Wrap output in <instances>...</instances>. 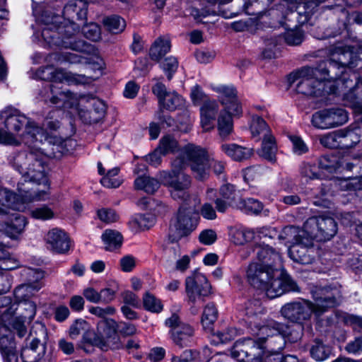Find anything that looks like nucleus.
<instances>
[{
  "mask_svg": "<svg viewBox=\"0 0 362 362\" xmlns=\"http://www.w3.org/2000/svg\"><path fill=\"white\" fill-rule=\"evenodd\" d=\"M33 137L25 138V146L29 148L28 152H20L10 156L9 162L14 169L22 175L25 182L35 183L42 186V189H37L30 192L29 187H24L23 182H18V190L21 192V197L25 202L46 200L49 194V183L47 177V162L52 156L49 148L55 141V136L52 139H43L40 136L39 141L33 140Z\"/></svg>",
  "mask_w": 362,
  "mask_h": 362,
  "instance_id": "1",
  "label": "nucleus"
},
{
  "mask_svg": "<svg viewBox=\"0 0 362 362\" xmlns=\"http://www.w3.org/2000/svg\"><path fill=\"white\" fill-rule=\"evenodd\" d=\"M87 3L83 0L69 1L63 10L64 22L60 25V17L47 16L45 13L42 16V21L45 27L42 29V37L49 46L62 47L81 52H91L93 45L84 40H78L75 35L79 32V25L74 21L86 19Z\"/></svg>",
  "mask_w": 362,
  "mask_h": 362,
  "instance_id": "2",
  "label": "nucleus"
},
{
  "mask_svg": "<svg viewBox=\"0 0 362 362\" xmlns=\"http://www.w3.org/2000/svg\"><path fill=\"white\" fill-rule=\"evenodd\" d=\"M329 59L320 63V71H325L333 80L339 90L344 93L343 99L346 105L354 109L362 122V79L355 74L352 78L345 72L347 66H355L354 54L349 47L334 46L330 48Z\"/></svg>",
  "mask_w": 362,
  "mask_h": 362,
  "instance_id": "3",
  "label": "nucleus"
},
{
  "mask_svg": "<svg viewBox=\"0 0 362 362\" xmlns=\"http://www.w3.org/2000/svg\"><path fill=\"white\" fill-rule=\"evenodd\" d=\"M314 303L305 299H300L284 304L281 308V314L288 321L303 325L309 321L313 314L321 315L329 308L338 304L341 293L336 287H315L311 291Z\"/></svg>",
  "mask_w": 362,
  "mask_h": 362,
  "instance_id": "4",
  "label": "nucleus"
},
{
  "mask_svg": "<svg viewBox=\"0 0 362 362\" xmlns=\"http://www.w3.org/2000/svg\"><path fill=\"white\" fill-rule=\"evenodd\" d=\"M42 135L43 139H52L49 133L17 110L6 109L0 112V144L25 145V137L31 136L37 141Z\"/></svg>",
  "mask_w": 362,
  "mask_h": 362,
  "instance_id": "5",
  "label": "nucleus"
},
{
  "mask_svg": "<svg viewBox=\"0 0 362 362\" xmlns=\"http://www.w3.org/2000/svg\"><path fill=\"white\" fill-rule=\"evenodd\" d=\"M288 81L291 86L296 83L298 93L320 97L336 93L339 90L333 80L325 71H320V64L315 67L305 66L289 74Z\"/></svg>",
  "mask_w": 362,
  "mask_h": 362,
  "instance_id": "6",
  "label": "nucleus"
},
{
  "mask_svg": "<svg viewBox=\"0 0 362 362\" xmlns=\"http://www.w3.org/2000/svg\"><path fill=\"white\" fill-rule=\"evenodd\" d=\"M184 155L194 177L197 180L207 179L210 175V168H212L214 173L218 175L224 171V163L211 158L206 149L200 146L193 144L187 146Z\"/></svg>",
  "mask_w": 362,
  "mask_h": 362,
  "instance_id": "7",
  "label": "nucleus"
},
{
  "mask_svg": "<svg viewBox=\"0 0 362 362\" xmlns=\"http://www.w3.org/2000/svg\"><path fill=\"white\" fill-rule=\"evenodd\" d=\"M265 339L258 336L257 341L245 339L235 342L231 350V356L240 362H267L265 349L270 348L274 351L273 339L265 335Z\"/></svg>",
  "mask_w": 362,
  "mask_h": 362,
  "instance_id": "8",
  "label": "nucleus"
},
{
  "mask_svg": "<svg viewBox=\"0 0 362 362\" xmlns=\"http://www.w3.org/2000/svg\"><path fill=\"white\" fill-rule=\"evenodd\" d=\"M192 202L193 203L191 199L184 202L179 209L177 217L171 221L168 233V239L171 243L177 242L196 228L197 220L193 217V214L197 212L196 207L200 201L194 197Z\"/></svg>",
  "mask_w": 362,
  "mask_h": 362,
  "instance_id": "9",
  "label": "nucleus"
},
{
  "mask_svg": "<svg viewBox=\"0 0 362 362\" xmlns=\"http://www.w3.org/2000/svg\"><path fill=\"white\" fill-rule=\"evenodd\" d=\"M185 163L180 158H177L172 163L170 172L161 171L159 179L161 182L169 187L172 197L174 199H181L183 202L189 200V197L187 189L190 185V177L182 172Z\"/></svg>",
  "mask_w": 362,
  "mask_h": 362,
  "instance_id": "10",
  "label": "nucleus"
},
{
  "mask_svg": "<svg viewBox=\"0 0 362 362\" xmlns=\"http://www.w3.org/2000/svg\"><path fill=\"white\" fill-rule=\"evenodd\" d=\"M255 322V325L259 327L260 339H265L267 335L273 339V343L276 344L273 348L274 352H279L284 349L286 340L294 343L298 341L303 334V325H300L296 329L284 330V326L274 320H267L263 325Z\"/></svg>",
  "mask_w": 362,
  "mask_h": 362,
  "instance_id": "11",
  "label": "nucleus"
},
{
  "mask_svg": "<svg viewBox=\"0 0 362 362\" xmlns=\"http://www.w3.org/2000/svg\"><path fill=\"white\" fill-rule=\"evenodd\" d=\"M165 324L170 328L169 334L171 340L180 349L189 346L194 342V328L190 325L182 322L177 314H172L165 320Z\"/></svg>",
  "mask_w": 362,
  "mask_h": 362,
  "instance_id": "12",
  "label": "nucleus"
},
{
  "mask_svg": "<svg viewBox=\"0 0 362 362\" xmlns=\"http://www.w3.org/2000/svg\"><path fill=\"white\" fill-rule=\"evenodd\" d=\"M304 226L308 235L318 241L329 240L337 231V223L329 216L310 217L305 222Z\"/></svg>",
  "mask_w": 362,
  "mask_h": 362,
  "instance_id": "13",
  "label": "nucleus"
},
{
  "mask_svg": "<svg viewBox=\"0 0 362 362\" xmlns=\"http://www.w3.org/2000/svg\"><path fill=\"white\" fill-rule=\"evenodd\" d=\"M185 289L189 300L196 303L204 302V298L211 293V286L204 274L195 272L187 277Z\"/></svg>",
  "mask_w": 362,
  "mask_h": 362,
  "instance_id": "14",
  "label": "nucleus"
},
{
  "mask_svg": "<svg viewBox=\"0 0 362 362\" xmlns=\"http://www.w3.org/2000/svg\"><path fill=\"white\" fill-rule=\"evenodd\" d=\"M36 76L42 80L51 81L55 83L66 82L68 84H76L87 81L83 75L67 73L62 69H54L52 66L39 68L36 71Z\"/></svg>",
  "mask_w": 362,
  "mask_h": 362,
  "instance_id": "15",
  "label": "nucleus"
},
{
  "mask_svg": "<svg viewBox=\"0 0 362 362\" xmlns=\"http://www.w3.org/2000/svg\"><path fill=\"white\" fill-rule=\"evenodd\" d=\"M45 93L42 96L45 103H50L57 107H72L77 105L76 95L66 89H62L57 84H51L45 88Z\"/></svg>",
  "mask_w": 362,
  "mask_h": 362,
  "instance_id": "16",
  "label": "nucleus"
},
{
  "mask_svg": "<svg viewBox=\"0 0 362 362\" xmlns=\"http://www.w3.org/2000/svg\"><path fill=\"white\" fill-rule=\"evenodd\" d=\"M274 275L268 281L266 287L262 288L269 298H274L286 292L298 290L296 282L288 274L282 272L280 277L274 279Z\"/></svg>",
  "mask_w": 362,
  "mask_h": 362,
  "instance_id": "17",
  "label": "nucleus"
},
{
  "mask_svg": "<svg viewBox=\"0 0 362 362\" xmlns=\"http://www.w3.org/2000/svg\"><path fill=\"white\" fill-rule=\"evenodd\" d=\"M313 247V239L308 235L289 246L288 256L296 262L302 264H311L314 260Z\"/></svg>",
  "mask_w": 362,
  "mask_h": 362,
  "instance_id": "18",
  "label": "nucleus"
},
{
  "mask_svg": "<svg viewBox=\"0 0 362 362\" xmlns=\"http://www.w3.org/2000/svg\"><path fill=\"white\" fill-rule=\"evenodd\" d=\"M275 270L276 269L266 267L257 262L251 263L247 269V281L253 287L262 290L274 276Z\"/></svg>",
  "mask_w": 362,
  "mask_h": 362,
  "instance_id": "19",
  "label": "nucleus"
},
{
  "mask_svg": "<svg viewBox=\"0 0 362 362\" xmlns=\"http://www.w3.org/2000/svg\"><path fill=\"white\" fill-rule=\"evenodd\" d=\"M218 94V100L226 111L232 110L233 115H241L242 107L237 97V91L233 86H218L214 88Z\"/></svg>",
  "mask_w": 362,
  "mask_h": 362,
  "instance_id": "20",
  "label": "nucleus"
},
{
  "mask_svg": "<svg viewBox=\"0 0 362 362\" xmlns=\"http://www.w3.org/2000/svg\"><path fill=\"white\" fill-rule=\"evenodd\" d=\"M45 241L47 247L59 254H65L70 249V238L62 230L55 228L48 231Z\"/></svg>",
  "mask_w": 362,
  "mask_h": 362,
  "instance_id": "21",
  "label": "nucleus"
},
{
  "mask_svg": "<svg viewBox=\"0 0 362 362\" xmlns=\"http://www.w3.org/2000/svg\"><path fill=\"white\" fill-rule=\"evenodd\" d=\"M30 341L22 349L21 358L23 362H40L46 352V343L30 333Z\"/></svg>",
  "mask_w": 362,
  "mask_h": 362,
  "instance_id": "22",
  "label": "nucleus"
},
{
  "mask_svg": "<svg viewBox=\"0 0 362 362\" xmlns=\"http://www.w3.org/2000/svg\"><path fill=\"white\" fill-rule=\"evenodd\" d=\"M245 315L248 317V323L252 329H256L257 335L259 336V327L255 325V322L259 323L261 325L265 324L267 320L272 319H262V315L265 313V309L262 307L261 302L257 299H252L247 300L245 303Z\"/></svg>",
  "mask_w": 362,
  "mask_h": 362,
  "instance_id": "23",
  "label": "nucleus"
},
{
  "mask_svg": "<svg viewBox=\"0 0 362 362\" xmlns=\"http://www.w3.org/2000/svg\"><path fill=\"white\" fill-rule=\"evenodd\" d=\"M255 251L259 262L258 264L274 269L277 266H281V257L280 254L268 245H257Z\"/></svg>",
  "mask_w": 362,
  "mask_h": 362,
  "instance_id": "24",
  "label": "nucleus"
},
{
  "mask_svg": "<svg viewBox=\"0 0 362 362\" xmlns=\"http://www.w3.org/2000/svg\"><path fill=\"white\" fill-rule=\"evenodd\" d=\"M19 194H15L6 188L0 187V204L3 207L1 209H6L8 215L9 209H13L21 211L24 209V204H28L25 202L21 197V192L18 190Z\"/></svg>",
  "mask_w": 362,
  "mask_h": 362,
  "instance_id": "25",
  "label": "nucleus"
},
{
  "mask_svg": "<svg viewBox=\"0 0 362 362\" xmlns=\"http://www.w3.org/2000/svg\"><path fill=\"white\" fill-rule=\"evenodd\" d=\"M218 109V104L215 100H204L200 108L201 125L204 131L207 132L214 128V121Z\"/></svg>",
  "mask_w": 362,
  "mask_h": 362,
  "instance_id": "26",
  "label": "nucleus"
},
{
  "mask_svg": "<svg viewBox=\"0 0 362 362\" xmlns=\"http://www.w3.org/2000/svg\"><path fill=\"white\" fill-rule=\"evenodd\" d=\"M354 165L345 160H339L334 155H325L319 160V168L329 173H334L341 169L351 170Z\"/></svg>",
  "mask_w": 362,
  "mask_h": 362,
  "instance_id": "27",
  "label": "nucleus"
},
{
  "mask_svg": "<svg viewBox=\"0 0 362 362\" xmlns=\"http://www.w3.org/2000/svg\"><path fill=\"white\" fill-rule=\"evenodd\" d=\"M232 110L226 111L223 109L217 118V128L218 134L222 139H226L233 129V117H239L240 115H233Z\"/></svg>",
  "mask_w": 362,
  "mask_h": 362,
  "instance_id": "28",
  "label": "nucleus"
},
{
  "mask_svg": "<svg viewBox=\"0 0 362 362\" xmlns=\"http://www.w3.org/2000/svg\"><path fill=\"white\" fill-rule=\"evenodd\" d=\"M221 150L234 160L241 161L249 158L252 155V150L235 144H223Z\"/></svg>",
  "mask_w": 362,
  "mask_h": 362,
  "instance_id": "29",
  "label": "nucleus"
},
{
  "mask_svg": "<svg viewBox=\"0 0 362 362\" xmlns=\"http://www.w3.org/2000/svg\"><path fill=\"white\" fill-rule=\"evenodd\" d=\"M11 309H13V315H17L22 321L32 320L36 313V306L33 301L24 300L13 303Z\"/></svg>",
  "mask_w": 362,
  "mask_h": 362,
  "instance_id": "30",
  "label": "nucleus"
},
{
  "mask_svg": "<svg viewBox=\"0 0 362 362\" xmlns=\"http://www.w3.org/2000/svg\"><path fill=\"white\" fill-rule=\"evenodd\" d=\"M362 131L360 128L354 129H344L339 130L340 148H351L360 141Z\"/></svg>",
  "mask_w": 362,
  "mask_h": 362,
  "instance_id": "31",
  "label": "nucleus"
},
{
  "mask_svg": "<svg viewBox=\"0 0 362 362\" xmlns=\"http://www.w3.org/2000/svg\"><path fill=\"white\" fill-rule=\"evenodd\" d=\"M13 216V218L6 226L5 232L8 237L16 239L23 232L28 222L26 218L19 214Z\"/></svg>",
  "mask_w": 362,
  "mask_h": 362,
  "instance_id": "32",
  "label": "nucleus"
},
{
  "mask_svg": "<svg viewBox=\"0 0 362 362\" xmlns=\"http://www.w3.org/2000/svg\"><path fill=\"white\" fill-rule=\"evenodd\" d=\"M252 136L257 141L270 136L271 130L266 122L259 116H253L250 124Z\"/></svg>",
  "mask_w": 362,
  "mask_h": 362,
  "instance_id": "33",
  "label": "nucleus"
},
{
  "mask_svg": "<svg viewBox=\"0 0 362 362\" xmlns=\"http://www.w3.org/2000/svg\"><path fill=\"white\" fill-rule=\"evenodd\" d=\"M308 236V231L303 226V229H300L293 226L285 227L279 235V238L286 240L291 245L296 242H299L304 238Z\"/></svg>",
  "mask_w": 362,
  "mask_h": 362,
  "instance_id": "34",
  "label": "nucleus"
},
{
  "mask_svg": "<svg viewBox=\"0 0 362 362\" xmlns=\"http://www.w3.org/2000/svg\"><path fill=\"white\" fill-rule=\"evenodd\" d=\"M22 276L25 284H29L34 291H39L43 286L44 273L37 269L26 268L23 270Z\"/></svg>",
  "mask_w": 362,
  "mask_h": 362,
  "instance_id": "35",
  "label": "nucleus"
},
{
  "mask_svg": "<svg viewBox=\"0 0 362 362\" xmlns=\"http://www.w3.org/2000/svg\"><path fill=\"white\" fill-rule=\"evenodd\" d=\"M134 187L136 189L143 190L148 194H153L160 187V182L155 178L140 175L134 180Z\"/></svg>",
  "mask_w": 362,
  "mask_h": 362,
  "instance_id": "36",
  "label": "nucleus"
},
{
  "mask_svg": "<svg viewBox=\"0 0 362 362\" xmlns=\"http://www.w3.org/2000/svg\"><path fill=\"white\" fill-rule=\"evenodd\" d=\"M170 49V43L168 38L160 37L153 44L149 54L152 59L158 61Z\"/></svg>",
  "mask_w": 362,
  "mask_h": 362,
  "instance_id": "37",
  "label": "nucleus"
},
{
  "mask_svg": "<svg viewBox=\"0 0 362 362\" xmlns=\"http://www.w3.org/2000/svg\"><path fill=\"white\" fill-rule=\"evenodd\" d=\"M277 147L274 136H270L262 139V148L259 152L260 156L266 160L274 163Z\"/></svg>",
  "mask_w": 362,
  "mask_h": 362,
  "instance_id": "38",
  "label": "nucleus"
},
{
  "mask_svg": "<svg viewBox=\"0 0 362 362\" xmlns=\"http://www.w3.org/2000/svg\"><path fill=\"white\" fill-rule=\"evenodd\" d=\"M310 353L313 359L322 361L329 358L332 353V349L320 340L316 339L310 347Z\"/></svg>",
  "mask_w": 362,
  "mask_h": 362,
  "instance_id": "39",
  "label": "nucleus"
},
{
  "mask_svg": "<svg viewBox=\"0 0 362 362\" xmlns=\"http://www.w3.org/2000/svg\"><path fill=\"white\" fill-rule=\"evenodd\" d=\"M102 239L107 250H113L120 247L122 243V235L113 230H106L102 235Z\"/></svg>",
  "mask_w": 362,
  "mask_h": 362,
  "instance_id": "40",
  "label": "nucleus"
},
{
  "mask_svg": "<svg viewBox=\"0 0 362 362\" xmlns=\"http://www.w3.org/2000/svg\"><path fill=\"white\" fill-rule=\"evenodd\" d=\"M235 206L245 213L259 214L263 209L262 204L253 198L240 199Z\"/></svg>",
  "mask_w": 362,
  "mask_h": 362,
  "instance_id": "41",
  "label": "nucleus"
},
{
  "mask_svg": "<svg viewBox=\"0 0 362 362\" xmlns=\"http://www.w3.org/2000/svg\"><path fill=\"white\" fill-rule=\"evenodd\" d=\"M311 122L313 125L321 129L333 128L331 118L328 114V110L325 109L316 112L312 116Z\"/></svg>",
  "mask_w": 362,
  "mask_h": 362,
  "instance_id": "42",
  "label": "nucleus"
},
{
  "mask_svg": "<svg viewBox=\"0 0 362 362\" xmlns=\"http://www.w3.org/2000/svg\"><path fill=\"white\" fill-rule=\"evenodd\" d=\"M184 103V100L181 95L176 92L173 91L167 94L164 100L159 104L160 108H165L168 110H175L181 107Z\"/></svg>",
  "mask_w": 362,
  "mask_h": 362,
  "instance_id": "43",
  "label": "nucleus"
},
{
  "mask_svg": "<svg viewBox=\"0 0 362 362\" xmlns=\"http://www.w3.org/2000/svg\"><path fill=\"white\" fill-rule=\"evenodd\" d=\"M103 24L109 31L116 34L122 32L126 26L125 21L118 16L105 18Z\"/></svg>",
  "mask_w": 362,
  "mask_h": 362,
  "instance_id": "44",
  "label": "nucleus"
},
{
  "mask_svg": "<svg viewBox=\"0 0 362 362\" xmlns=\"http://www.w3.org/2000/svg\"><path fill=\"white\" fill-rule=\"evenodd\" d=\"M97 332L99 334L110 338L116 333V322L112 319L101 320L97 326Z\"/></svg>",
  "mask_w": 362,
  "mask_h": 362,
  "instance_id": "45",
  "label": "nucleus"
},
{
  "mask_svg": "<svg viewBox=\"0 0 362 362\" xmlns=\"http://www.w3.org/2000/svg\"><path fill=\"white\" fill-rule=\"evenodd\" d=\"M237 334V331L233 327L227 328L223 331L213 334L211 342L216 345L220 343H227L233 340Z\"/></svg>",
  "mask_w": 362,
  "mask_h": 362,
  "instance_id": "46",
  "label": "nucleus"
},
{
  "mask_svg": "<svg viewBox=\"0 0 362 362\" xmlns=\"http://www.w3.org/2000/svg\"><path fill=\"white\" fill-rule=\"evenodd\" d=\"M327 110L333 128L342 125L348 121V113L345 110L342 108H329Z\"/></svg>",
  "mask_w": 362,
  "mask_h": 362,
  "instance_id": "47",
  "label": "nucleus"
},
{
  "mask_svg": "<svg viewBox=\"0 0 362 362\" xmlns=\"http://www.w3.org/2000/svg\"><path fill=\"white\" fill-rule=\"evenodd\" d=\"M119 170L117 168L108 170L106 175L101 179V184L108 188L118 187L122 183V180L117 177Z\"/></svg>",
  "mask_w": 362,
  "mask_h": 362,
  "instance_id": "48",
  "label": "nucleus"
},
{
  "mask_svg": "<svg viewBox=\"0 0 362 362\" xmlns=\"http://www.w3.org/2000/svg\"><path fill=\"white\" fill-rule=\"evenodd\" d=\"M217 317L218 310L215 305L212 303L206 305L202 317V323L204 327H209L216 320Z\"/></svg>",
  "mask_w": 362,
  "mask_h": 362,
  "instance_id": "49",
  "label": "nucleus"
},
{
  "mask_svg": "<svg viewBox=\"0 0 362 362\" xmlns=\"http://www.w3.org/2000/svg\"><path fill=\"white\" fill-rule=\"evenodd\" d=\"M143 303L145 309L150 312L158 313L163 310L161 301L149 293L144 296Z\"/></svg>",
  "mask_w": 362,
  "mask_h": 362,
  "instance_id": "50",
  "label": "nucleus"
},
{
  "mask_svg": "<svg viewBox=\"0 0 362 362\" xmlns=\"http://www.w3.org/2000/svg\"><path fill=\"white\" fill-rule=\"evenodd\" d=\"M159 151L163 155L173 153L178 149L177 141L171 136H164L160 141Z\"/></svg>",
  "mask_w": 362,
  "mask_h": 362,
  "instance_id": "51",
  "label": "nucleus"
},
{
  "mask_svg": "<svg viewBox=\"0 0 362 362\" xmlns=\"http://www.w3.org/2000/svg\"><path fill=\"white\" fill-rule=\"evenodd\" d=\"M130 223L135 230H146L153 225V219L149 216L138 214L132 218Z\"/></svg>",
  "mask_w": 362,
  "mask_h": 362,
  "instance_id": "52",
  "label": "nucleus"
},
{
  "mask_svg": "<svg viewBox=\"0 0 362 362\" xmlns=\"http://www.w3.org/2000/svg\"><path fill=\"white\" fill-rule=\"evenodd\" d=\"M37 291H34L29 284L24 283L15 289L14 296L17 302L30 300L29 298Z\"/></svg>",
  "mask_w": 362,
  "mask_h": 362,
  "instance_id": "53",
  "label": "nucleus"
},
{
  "mask_svg": "<svg viewBox=\"0 0 362 362\" xmlns=\"http://www.w3.org/2000/svg\"><path fill=\"white\" fill-rule=\"evenodd\" d=\"M339 130L327 133L320 139V144L329 148H340Z\"/></svg>",
  "mask_w": 362,
  "mask_h": 362,
  "instance_id": "54",
  "label": "nucleus"
},
{
  "mask_svg": "<svg viewBox=\"0 0 362 362\" xmlns=\"http://www.w3.org/2000/svg\"><path fill=\"white\" fill-rule=\"evenodd\" d=\"M255 238V233L252 230L243 228L235 231L233 234V242L237 245H243L245 243L252 240Z\"/></svg>",
  "mask_w": 362,
  "mask_h": 362,
  "instance_id": "55",
  "label": "nucleus"
},
{
  "mask_svg": "<svg viewBox=\"0 0 362 362\" xmlns=\"http://www.w3.org/2000/svg\"><path fill=\"white\" fill-rule=\"evenodd\" d=\"M82 32L86 38L92 41H97L100 38V28L96 23H90L83 25Z\"/></svg>",
  "mask_w": 362,
  "mask_h": 362,
  "instance_id": "56",
  "label": "nucleus"
},
{
  "mask_svg": "<svg viewBox=\"0 0 362 362\" xmlns=\"http://www.w3.org/2000/svg\"><path fill=\"white\" fill-rule=\"evenodd\" d=\"M284 39L290 45H298L303 40V33L299 28L287 30L284 34Z\"/></svg>",
  "mask_w": 362,
  "mask_h": 362,
  "instance_id": "57",
  "label": "nucleus"
},
{
  "mask_svg": "<svg viewBox=\"0 0 362 362\" xmlns=\"http://www.w3.org/2000/svg\"><path fill=\"white\" fill-rule=\"evenodd\" d=\"M161 68L167 74L168 80L172 78L173 73H175L178 66V62L174 57H168L165 58L160 64Z\"/></svg>",
  "mask_w": 362,
  "mask_h": 362,
  "instance_id": "58",
  "label": "nucleus"
},
{
  "mask_svg": "<svg viewBox=\"0 0 362 362\" xmlns=\"http://www.w3.org/2000/svg\"><path fill=\"white\" fill-rule=\"evenodd\" d=\"M16 268L15 263L12 262L9 253L4 249V243L0 245V269L11 270Z\"/></svg>",
  "mask_w": 362,
  "mask_h": 362,
  "instance_id": "59",
  "label": "nucleus"
},
{
  "mask_svg": "<svg viewBox=\"0 0 362 362\" xmlns=\"http://www.w3.org/2000/svg\"><path fill=\"white\" fill-rule=\"evenodd\" d=\"M300 174L310 180L318 179L319 167L315 164L303 163L300 167Z\"/></svg>",
  "mask_w": 362,
  "mask_h": 362,
  "instance_id": "60",
  "label": "nucleus"
},
{
  "mask_svg": "<svg viewBox=\"0 0 362 362\" xmlns=\"http://www.w3.org/2000/svg\"><path fill=\"white\" fill-rule=\"evenodd\" d=\"M33 218L40 220H47L53 218L54 212L47 206L36 208L30 212Z\"/></svg>",
  "mask_w": 362,
  "mask_h": 362,
  "instance_id": "61",
  "label": "nucleus"
},
{
  "mask_svg": "<svg viewBox=\"0 0 362 362\" xmlns=\"http://www.w3.org/2000/svg\"><path fill=\"white\" fill-rule=\"evenodd\" d=\"M264 172V168L260 165L251 166L243 170V177L245 181H252L259 177Z\"/></svg>",
  "mask_w": 362,
  "mask_h": 362,
  "instance_id": "62",
  "label": "nucleus"
},
{
  "mask_svg": "<svg viewBox=\"0 0 362 362\" xmlns=\"http://www.w3.org/2000/svg\"><path fill=\"white\" fill-rule=\"evenodd\" d=\"M88 328L87 322L82 319L76 320L74 324L70 327L69 334L72 339L76 338L83 332L86 331Z\"/></svg>",
  "mask_w": 362,
  "mask_h": 362,
  "instance_id": "63",
  "label": "nucleus"
},
{
  "mask_svg": "<svg viewBox=\"0 0 362 362\" xmlns=\"http://www.w3.org/2000/svg\"><path fill=\"white\" fill-rule=\"evenodd\" d=\"M346 263L356 273L362 272V255H349L346 259Z\"/></svg>",
  "mask_w": 362,
  "mask_h": 362,
  "instance_id": "64",
  "label": "nucleus"
}]
</instances>
